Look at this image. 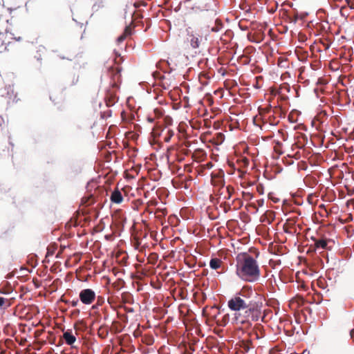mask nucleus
<instances>
[{
    "mask_svg": "<svg viewBox=\"0 0 354 354\" xmlns=\"http://www.w3.org/2000/svg\"><path fill=\"white\" fill-rule=\"evenodd\" d=\"M253 295L254 292L251 287L244 286L227 301L228 308L236 312L234 317L236 324L244 325L248 324V317L250 314H252V321L258 320V315H254V313H258V305L251 300Z\"/></svg>",
    "mask_w": 354,
    "mask_h": 354,
    "instance_id": "1",
    "label": "nucleus"
},
{
    "mask_svg": "<svg viewBox=\"0 0 354 354\" xmlns=\"http://www.w3.org/2000/svg\"><path fill=\"white\" fill-rule=\"evenodd\" d=\"M259 254L257 252L255 258L247 252H241L236 256V273L240 279L248 282H254L259 279L261 270L257 261Z\"/></svg>",
    "mask_w": 354,
    "mask_h": 354,
    "instance_id": "2",
    "label": "nucleus"
},
{
    "mask_svg": "<svg viewBox=\"0 0 354 354\" xmlns=\"http://www.w3.org/2000/svg\"><path fill=\"white\" fill-rule=\"evenodd\" d=\"M207 35L204 37L197 32L189 33L187 37V42L192 48H198L207 41Z\"/></svg>",
    "mask_w": 354,
    "mask_h": 354,
    "instance_id": "3",
    "label": "nucleus"
},
{
    "mask_svg": "<svg viewBox=\"0 0 354 354\" xmlns=\"http://www.w3.org/2000/svg\"><path fill=\"white\" fill-rule=\"evenodd\" d=\"M80 300L85 305H90L93 303L96 298L94 290L91 288L83 289L79 294Z\"/></svg>",
    "mask_w": 354,
    "mask_h": 354,
    "instance_id": "4",
    "label": "nucleus"
},
{
    "mask_svg": "<svg viewBox=\"0 0 354 354\" xmlns=\"http://www.w3.org/2000/svg\"><path fill=\"white\" fill-rule=\"evenodd\" d=\"M314 247L315 250H330V246L328 245L331 241L326 238L315 239L313 238Z\"/></svg>",
    "mask_w": 354,
    "mask_h": 354,
    "instance_id": "5",
    "label": "nucleus"
},
{
    "mask_svg": "<svg viewBox=\"0 0 354 354\" xmlns=\"http://www.w3.org/2000/svg\"><path fill=\"white\" fill-rule=\"evenodd\" d=\"M219 192H220L219 198H221V196H223V200H225V201L230 200L234 192V189L233 187H232L230 185H228L226 187H224L223 186H222V187L221 188Z\"/></svg>",
    "mask_w": 354,
    "mask_h": 354,
    "instance_id": "6",
    "label": "nucleus"
},
{
    "mask_svg": "<svg viewBox=\"0 0 354 354\" xmlns=\"http://www.w3.org/2000/svg\"><path fill=\"white\" fill-rule=\"evenodd\" d=\"M63 338L67 345L73 347V344L76 342V337L73 334L71 330L68 329L63 333Z\"/></svg>",
    "mask_w": 354,
    "mask_h": 354,
    "instance_id": "7",
    "label": "nucleus"
},
{
    "mask_svg": "<svg viewBox=\"0 0 354 354\" xmlns=\"http://www.w3.org/2000/svg\"><path fill=\"white\" fill-rule=\"evenodd\" d=\"M209 266L213 270H218L221 269V271H218V273H221L224 272L223 269V262L221 259L218 258H213L209 261Z\"/></svg>",
    "mask_w": 354,
    "mask_h": 354,
    "instance_id": "8",
    "label": "nucleus"
},
{
    "mask_svg": "<svg viewBox=\"0 0 354 354\" xmlns=\"http://www.w3.org/2000/svg\"><path fill=\"white\" fill-rule=\"evenodd\" d=\"M223 28V24L222 23L221 20L219 19H216L214 21V24L212 26H208L207 32H218L221 31Z\"/></svg>",
    "mask_w": 354,
    "mask_h": 354,
    "instance_id": "9",
    "label": "nucleus"
},
{
    "mask_svg": "<svg viewBox=\"0 0 354 354\" xmlns=\"http://www.w3.org/2000/svg\"><path fill=\"white\" fill-rule=\"evenodd\" d=\"M118 101L116 94L113 92L109 91L105 97V102L107 106H111Z\"/></svg>",
    "mask_w": 354,
    "mask_h": 354,
    "instance_id": "10",
    "label": "nucleus"
},
{
    "mask_svg": "<svg viewBox=\"0 0 354 354\" xmlns=\"http://www.w3.org/2000/svg\"><path fill=\"white\" fill-rule=\"evenodd\" d=\"M111 201L117 204H120L123 201V197L121 193V191H120L118 189H115L111 195Z\"/></svg>",
    "mask_w": 354,
    "mask_h": 354,
    "instance_id": "11",
    "label": "nucleus"
},
{
    "mask_svg": "<svg viewBox=\"0 0 354 354\" xmlns=\"http://www.w3.org/2000/svg\"><path fill=\"white\" fill-rule=\"evenodd\" d=\"M160 135L163 136V140L165 142H168L174 135V132L169 128H165L162 130Z\"/></svg>",
    "mask_w": 354,
    "mask_h": 354,
    "instance_id": "12",
    "label": "nucleus"
},
{
    "mask_svg": "<svg viewBox=\"0 0 354 354\" xmlns=\"http://www.w3.org/2000/svg\"><path fill=\"white\" fill-rule=\"evenodd\" d=\"M6 35L0 30V53L7 50V46L5 42Z\"/></svg>",
    "mask_w": 354,
    "mask_h": 354,
    "instance_id": "13",
    "label": "nucleus"
},
{
    "mask_svg": "<svg viewBox=\"0 0 354 354\" xmlns=\"http://www.w3.org/2000/svg\"><path fill=\"white\" fill-rule=\"evenodd\" d=\"M131 28L129 26H127L124 30L123 34L118 38V41L119 43L123 41L127 36L131 35Z\"/></svg>",
    "mask_w": 354,
    "mask_h": 354,
    "instance_id": "14",
    "label": "nucleus"
},
{
    "mask_svg": "<svg viewBox=\"0 0 354 354\" xmlns=\"http://www.w3.org/2000/svg\"><path fill=\"white\" fill-rule=\"evenodd\" d=\"M0 21H8L7 11L3 5L0 4Z\"/></svg>",
    "mask_w": 354,
    "mask_h": 354,
    "instance_id": "15",
    "label": "nucleus"
},
{
    "mask_svg": "<svg viewBox=\"0 0 354 354\" xmlns=\"http://www.w3.org/2000/svg\"><path fill=\"white\" fill-rule=\"evenodd\" d=\"M259 113L263 118L266 117V114H270L272 111V107L271 105L267 106L266 108H259Z\"/></svg>",
    "mask_w": 354,
    "mask_h": 354,
    "instance_id": "16",
    "label": "nucleus"
},
{
    "mask_svg": "<svg viewBox=\"0 0 354 354\" xmlns=\"http://www.w3.org/2000/svg\"><path fill=\"white\" fill-rule=\"evenodd\" d=\"M79 82V75L76 74H73L71 75L68 80V84L70 86L76 85L77 82Z\"/></svg>",
    "mask_w": 354,
    "mask_h": 354,
    "instance_id": "17",
    "label": "nucleus"
},
{
    "mask_svg": "<svg viewBox=\"0 0 354 354\" xmlns=\"http://www.w3.org/2000/svg\"><path fill=\"white\" fill-rule=\"evenodd\" d=\"M111 71H112V73H113L114 80L118 81L120 77L121 68L118 66L114 68H111Z\"/></svg>",
    "mask_w": 354,
    "mask_h": 354,
    "instance_id": "18",
    "label": "nucleus"
},
{
    "mask_svg": "<svg viewBox=\"0 0 354 354\" xmlns=\"http://www.w3.org/2000/svg\"><path fill=\"white\" fill-rule=\"evenodd\" d=\"M94 203V198L92 196L89 197H84L82 199V203L85 205L86 206L91 205Z\"/></svg>",
    "mask_w": 354,
    "mask_h": 354,
    "instance_id": "19",
    "label": "nucleus"
},
{
    "mask_svg": "<svg viewBox=\"0 0 354 354\" xmlns=\"http://www.w3.org/2000/svg\"><path fill=\"white\" fill-rule=\"evenodd\" d=\"M268 120L269 123L272 125L277 124L279 122V120L277 119V118L274 116L273 113L269 114Z\"/></svg>",
    "mask_w": 354,
    "mask_h": 354,
    "instance_id": "20",
    "label": "nucleus"
},
{
    "mask_svg": "<svg viewBox=\"0 0 354 354\" xmlns=\"http://www.w3.org/2000/svg\"><path fill=\"white\" fill-rule=\"evenodd\" d=\"M282 149V144L279 141L276 142L275 145L274 147V150L276 153L279 154H282L283 151L281 150Z\"/></svg>",
    "mask_w": 354,
    "mask_h": 354,
    "instance_id": "21",
    "label": "nucleus"
},
{
    "mask_svg": "<svg viewBox=\"0 0 354 354\" xmlns=\"http://www.w3.org/2000/svg\"><path fill=\"white\" fill-rule=\"evenodd\" d=\"M272 113H273L274 115H277L279 117H281L282 115L284 114L281 108L278 106H274V108H272Z\"/></svg>",
    "mask_w": 354,
    "mask_h": 354,
    "instance_id": "22",
    "label": "nucleus"
},
{
    "mask_svg": "<svg viewBox=\"0 0 354 354\" xmlns=\"http://www.w3.org/2000/svg\"><path fill=\"white\" fill-rule=\"evenodd\" d=\"M10 305L9 300L0 297V308H6Z\"/></svg>",
    "mask_w": 354,
    "mask_h": 354,
    "instance_id": "23",
    "label": "nucleus"
},
{
    "mask_svg": "<svg viewBox=\"0 0 354 354\" xmlns=\"http://www.w3.org/2000/svg\"><path fill=\"white\" fill-rule=\"evenodd\" d=\"M64 301L65 302V304L71 305L73 307L77 306V304H79V301L77 299L73 300V301L66 300V301Z\"/></svg>",
    "mask_w": 354,
    "mask_h": 354,
    "instance_id": "24",
    "label": "nucleus"
},
{
    "mask_svg": "<svg viewBox=\"0 0 354 354\" xmlns=\"http://www.w3.org/2000/svg\"><path fill=\"white\" fill-rule=\"evenodd\" d=\"M243 196L245 200H251L253 198L252 194L250 192H243Z\"/></svg>",
    "mask_w": 354,
    "mask_h": 354,
    "instance_id": "25",
    "label": "nucleus"
},
{
    "mask_svg": "<svg viewBox=\"0 0 354 354\" xmlns=\"http://www.w3.org/2000/svg\"><path fill=\"white\" fill-rule=\"evenodd\" d=\"M347 11V7L346 6H342L340 9L341 15L344 17H348V14L346 12Z\"/></svg>",
    "mask_w": 354,
    "mask_h": 354,
    "instance_id": "26",
    "label": "nucleus"
},
{
    "mask_svg": "<svg viewBox=\"0 0 354 354\" xmlns=\"http://www.w3.org/2000/svg\"><path fill=\"white\" fill-rule=\"evenodd\" d=\"M223 210L225 213L231 210V205L229 203H223Z\"/></svg>",
    "mask_w": 354,
    "mask_h": 354,
    "instance_id": "27",
    "label": "nucleus"
},
{
    "mask_svg": "<svg viewBox=\"0 0 354 354\" xmlns=\"http://www.w3.org/2000/svg\"><path fill=\"white\" fill-rule=\"evenodd\" d=\"M4 124H5L4 119L1 115H0V133H1L3 132V130L4 128Z\"/></svg>",
    "mask_w": 354,
    "mask_h": 354,
    "instance_id": "28",
    "label": "nucleus"
},
{
    "mask_svg": "<svg viewBox=\"0 0 354 354\" xmlns=\"http://www.w3.org/2000/svg\"><path fill=\"white\" fill-rule=\"evenodd\" d=\"M346 2L347 6L351 9H354V0H345Z\"/></svg>",
    "mask_w": 354,
    "mask_h": 354,
    "instance_id": "29",
    "label": "nucleus"
},
{
    "mask_svg": "<svg viewBox=\"0 0 354 354\" xmlns=\"http://www.w3.org/2000/svg\"><path fill=\"white\" fill-rule=\"evenodd\" d=\"M153 112H154V114L156 115V117H160L162 115V110L158 109H154Z\"/></svg>",
    "mask_w": 354,
    "mask_h": 354,
    "instance_id": "30",
    "label": "nucleus"
},
{
    "mask_svg": "<svg viewBox=\"0 0 354 354\" xmlns=\"http://www.w3.org/2000/svg\"><path fill=\"white\" fill-rule=\"evenodd\" d=\"M102 302H103L102 297H97V304H98V305H101Z\"/></svg>",
    "mask_w": 354,
    "mask_h": 354,
    "instance_id": "31",
    "label": "nucleus"
},
{
    "mask_svg": "<svg viewBox=\"0 0 354 354\" xmlns=\"http://www.w3.org/2000/svg\"><path fill=\"white\" fill-rule=\"evenodd\" d=\"M350 335L351 337V338L353 339L354 341V329L351 330V332H350Z\"/></svg>",
    "mask_w": 354,
    "mask_h": 354,
    "instance_id": "32",
    "label": "nucleus"
},
{
    "mask_svg": "<svg viewBox=\"0 0 354 354\" xmlns=\"http://www.w3.org/2000/svg\"><path fill=\"white\" fill-rule=\"evenodd\" d=\"M147 120H148L149 122L152 123V122H153L154 119H153V118H151V117H150V116H149V117H148V118H147Z\"/></svg>",
    "mask_w": 354,
    "mask_h": 354,
    "instance_id": "33",
    "label": "nucleus"
},
{
    "mask_svg": "<svg viewBox=\"0 0 354 354\" xmlns=\"http://www.w3.org/2000/svg\"><path fill=\"white\" fill-rule=\"evenodd\" d=\"M278 132H279V133H282L283 139V140H286V138H285V136H283V129H281V130H279V131H278Z\"/></svg>",
    "mask_w": 354,
    "mask_h": 354,
    "instance_id": "34",
    "label": "nucleus"
},
{
    "mask_svg": "<svg viewBox=\"0 0 354 354\" xmlns=\"http://www.w3.org/2000/svg\"><path fill=\"white\" fill-rule=\"evenodd\" d=\"M14 39H15L16 41H21V39H22L21 37H14Z\"/></svg>",
    "mask_w": 354,
    "mask_h": 354,
    "instance_id": "35",
    "label": "nucleus"
},
{
    "mask_svg": "<svg viewBox=\"0 0 354 354\" xmlns=\"http://www.w3.org/2000/svg\"><path fill=\"white\" fill-rule=\"evenodd\" d=\"M258 203H259V205H262L263 203V200L258 201Z\"/></svg>",
    "mask_w": 354,
    "mask_h": 354,
    "instance_id": "36",
    "label": "nucleus"
},
{
    "mask_svg": "<svg viewBox=\"0 0 354 354\" xmlns=\"http://www.w3.org/2000/svg\"><path fill=\"white\" fill-rule=\"evenodd\" d=\"M104 330V329L102 328H100L98 330V333L100 334V335H101V331Z\"/></svg>",
    "mask_w": 354,
    "mask_h": 354,
    "instance_id": "37",
    "label": "nucleus"
},
{
    "mask_svg": "<svg viewBox=\"0 0 354 354\" xmlns=\"http://www.w3.org/2000/svg\"><path fill=\"white\" fill-rule=\"evenodd\" d=\"M322 281H323V280H322V279L318 280V282H317V283H318V284H319V286H320V283H322Z\"/></svg>",
    "mask_w": 354,
    "mask_h": 354,
    "instance_id": "38",
    "label": "nucleus"
}]
</instances>
